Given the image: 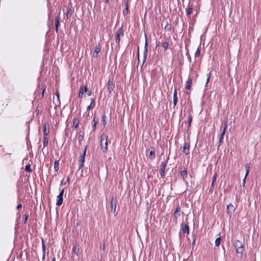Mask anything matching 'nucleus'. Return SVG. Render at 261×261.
<instances>
[{
  "instance_id": "nucleus-13",
  "label": "nucleus",
  "mask_w": 261,
  "mask_h": 261,
  "mask_svg": "<svg viewBox=\"0 0 261 261\" xmlns=\"http://www.w3.org/2000/svg\"><path fill=\"white\" fill-rule=\"evenodd\" d=\"M236 250L238 256L240 257H242L243 256V252L244 250V246L236 249Z\"/></svg>"
},
{
  "instance_id": "nucleus-19",
  "label": "nucleus",
  "mask_w": 261,
  "mask_h": 261,
  "mask_svg": "<svg viewBox=\"0 0 261 261\" xmlns=\"http://www.w3.org/2000/svg\"><path fill=\"white\" fill-rule=\"evenodd\" d=\"M193 10V7L192 6H189L186 9V13L187 16L189 17L190 15L192 13Z\"/></svg>"
},
{
  "instance_id": "nucleus-35",
  "label": "nucleus",
  "mask_w": 261,
  "mask_h": 261,
  "mask_svg": "<svg viewBox=\"0 0 261 261\" xmlns=\"http://www.w3.org/2000/svg\"><path fill=\"white\" fill-rule=\"evenodd\" d=\"M25 171L28 172H32V169H31V165L30 164H28V165L25 166Z\"/></svg>"
},
{
  "instance_id": "nucleus-25",
  "label": "nucleus",
  "mask_w": 261,
  "mask_h": 261,
  "mask_svg": "<svg viewBox=\"0 0 261 261\" xmlns=\"http://www.w3.org/2000/svg\"><path fill=\"white\" fill-rule=\"evenodd\" d=\"M216 178H217V173H215V174L214 175L213 177V181H212V185H211V186L210 190H212L213 189V188H214V185L215 182L216 180Z\"/></svg>"
},
{
  "instance_id": "nucleus-51",
  "label": "nucleus",
  "mask_w": 261,
  "mask_h": 261,
  "mask_svg": "<svg viewBox=\"0 0 261 261\" xmlns=\"http://www.w3.org/2000/svg\"><path fill=\"white\" fill-rule=\"evenodd\" d=\"M64 189H63L60 192L59 194L60 195H61L62 196H63V194H64Z\"/></svg>"
},
{
  "instance_id": "nucleus-58",
  "label": "nucleus",
  "mask_w": 261,
  "mask_h": 261,
  "mask_svg": "<svg viewBox=\"0 0 261 261\" xmlns=\"http://www.w3.org/2000/svg\"><path fill=\"white\" fill-rule=\"evenodd\" d=\"M189 59L190 61L191 60V57H189Z\"/></svg>"
},
{
  "instance_id": "nucleus-23",
  "label": "nucleus",
  "mask_w": 261,
  "mask_h": 261,
  "mask_svg": "<svg viewBox=\"0 0 261 261\" xmlns=\"http://www.w3.org/2000/svg\"><path fill=\"white\" fill-rule=\"evenodd\" d=\"M243 243L240 242V241L239 240H236L234 242V247H235V248L237 249L239 247H241L242 246H243Z\"/></svg>"
},
{
  "instance_id": "nucleus-9",
  "label": "nucleus",
  "mask_w": 261,
  "mask_h": 261,
  "mask_svg": "<svg viewBox=\"0 0 261 261\" xmlns=\"http://www.w3.org/2000/svg\"><path fill=\"white\" fill-rule=\"evenodd\" d=\"M190 143L188 142H185L184 146L183 147V152L186 154H189L190 153Z\"/></svg>"
},
{
  "instance_id": "nucleus-36",
  "label": "nucleus",
  "mask_w": 261,
  "mask_h": 261,
  "mask_svg": "<svg viewBox=\"0 0 261 261\" xmlns=\"http://www.w3.org/2000/svg\"><path fill=\"white\" fill-rule=\"evenodd\" d=\"M72 251V252H74V253H75L77 255L79 251V248H77L76 246H74L73 247Z\"/></svg>"
},
{
  "instance_id": "nucleus-22",
  "label": "nucleus",
  "mask_w": 261,
  "mask_h": 261,
  "mask_svg": "<svg viewBox=\"0 0 261 261\" xmlns=\"http://www.w3.org/2000/svg\"><path fill=\"white\" fill-rule=\"evenodd\" d=\"M100 50V48L98 46H96L95 47L94 52L93 54V57H97Z\"/></svg>"
},
{
  "instance_id": "nucleus-16",
  "label": "nucleus",
  "mask_w": 261,
  "mask_h": 261,
  "mask_svg": "<svg viewBox=\"0 0 261 261\" xmlns=\"http://www.w3.org/2000/svg\"><path fill=\"white\" fill-rule=\"evenodd\" d=\"M192 85V81L191 77H189L185 86V88L188 90H190Z\"/></svg>"
},
{
  "instance_id": "nucleus-53",
  "label": "nucleus",
  "mask_w": 261,
  "mask_h": 261,
  "mask_svg": "<svg viewBox=\"0 0 261 261\" xmlns=\"http://www.w3.org/2000/svg\"><path fill=\"white\" fill-rule=\"evenodd\" d=\"M22 207V205L21 204H19L17 206V210H19L20 208H21Z\"/></svg>"
},
{
  "instance_id": "nucleus-12",
  "label": "nucleus",
  "mask_w": 261,
  "mask_h": 261,
  "mask_svg": "<svg viewBox=\"0 0 261 261\" xmlns=\"http://www.w3.org/2000/svg\"><path fill=\"white\" fill-rule=\"evenodd\" d=\"M181 208L179 205L176 207L175 211L174 213V217L175 219H177L180 215Z\"/></svg>"
},
{
  "instance_id": "nucleus-24",
  "label": "nucleus",
  "mask_w": 261,
  "mask_h": 261,
  "mask_svg": "<svg viewBox=\"0 0 261 261\" xmlns=\"http://www.w3.org/2000/svg\"><path fill=\"white\" fill-rule=\"evenodd\" d=\"M155 157V152L153 148H152L151 150L149 151V158L151 160H153Z\"/></svg>"
},
{
  "instance_id": "nucleus-33",
  "label": "nucleus",
  "mask_w": 261,
  "mask_h": 261,
  "mask_svg": "<svg viewBox=\"0 0 261 261\" xmlns=\"http://www.w3.org/2000/svg\"><path fill=\"white\" fill-rule=\"evenodd\" d=\"M41 243H42V249L43 252V254H45V241L43 238H41Z\"/></svg>"
},
{
  "instance_id": "nucleus-6",
  "label": "nucleus",
  "mask_w": 261,
  "mask_h": 261,
  "mask_svg": "<svg viewBox=\"0 0 261 261\" xmlns=\"http://www.w3.org/2000/svg\"><path fill=\"white\" fill-rule=\"evenodd\" d=\"M236 210V208L234 206L231 204L230 203L227 206V213L231 216L232 214L234 213V211Z\"/></svg>"
},
{
  "instance_id": "nucleus-42",
  "label": "nucleus",
  "mask_w": 261,
  "mask_h": 261,
  "mask_svg": "<svg viewBox=\"0 0 261 261\" xmlns=\"http://www.w3.org/2000/svg\"><path fill=\"white\" fill-rule=\"evenodd\" d=\"M177 100H178L177 96H173V102L174 107L176 106L177 102Z\"/></svg>"
},
{
  "instance_id": "nucleus-52",
  "label": "nucleus",
  "mask_w": 261,
  "mask_h": 261,
  "mask_svg": "<svg viewBox=\"0 0 261 261\" xmlns=\"http://www.w3.org/2000/svg\"><path fill=\"white\" fill-rule=\"evenodd\" d=\"M160 44V42H159V41L156 40V42H155L156 48L158 46H159Z\"/></svg>"
},
{
  "instance_id": "nucleus-34",
  "label": "nucleus",
  "mask_w": 261,
  "mask_h": 261,
  "mask_svg": "<svg viewBox=\"0 0 261 261\" xmlns=\"http://www.w3.org/2000/svg\"><path fill=\"white\" fill-rule=\"evenodd\" d=\"M221 240V239L220 237H219L216 239L215 244L216 246H219L220 245Z\"/></svg>"
},
{
  "instance_id": "nucleus-32",
  "label": "nucleus",
  "mask_w": 261,
  "mask_h": 261,
  "mask_svg": "<svg viewBox=\"0 0 261 261\" xmlns=\"http://www.w3.org/2000/svg\"><path fill=\"white\" fill-rule=\"evenodd\" d=\"M164 29L167 31H170L171 30V24L169 22H167L166 25H165Z\"/></svg>"
},
{
  "instance_id": "nucleus-30",
  "label": "nucleus",
  "mask_w": 261,
  "mask_h": 261,
  "mask_svg": "<svg viewBox=\"0 0 261 261\" xmlns=\"http://www.w3.org/2000/svg\"><path fill=\"white\" fill-rule=\"evenodd\" d=\"M97 123V120H96L95 117H94L93 119V124H92V127H93L94 130H95L96 128Z\"/></svg>"
},
{
  "instance_id": "nucleus-40",
  "label": "nucleus",
  "mask_w": 261,
  "mask_h": 261,
  "mask_svg": "<svg viewBox=\"0 0 261 261\" xmlns=\"http://www.w3.org/2000/svg\"><path fill=\"white\" fill-rule=\"evenodd\" d=\"M224 128H223V131L224 132H226V130L227 128V119H226L225 120H224Z\"/></svg>"
},
{
  "instance_id": "nucleus-55",
  "label": "nucleus",
  "mask_w": 261,
  "mask_h": 261,
  "mask_svg": "<svg viewBox=\"0 0 261 261\" xmlns=\"http://www.w3.org/2000/svg\"><path fill=\"white\" fill-rule=\"evenodd\" d=\"M56 95H57L58 98L59 99V94L58 92L56 93Z\"/></svg>"
},
{
  "instance_id": "nucleus-41",
  "label": "nucleus",
  "mask_w": 261,
  "mask_h": 261,
  "mask_svg": "<svg viewBox=\"0 0 261 261\" xmlns=\"http://www.w3.org/2000/svg\"><path fill=\"white\" fill-rule=\"evenodd\" d=\"M206 76H207V79H206V84H205V86H207V84L208 83L210 79L211 76V73H209L207 74H206Z\"/></svg>"
},
{
  "instance_id": "nucleus-5",
  "label": "nucleus",
  "mask_w": 261,
  "mask_h": 261,
  "mask_svg": "<svg viewBox=\"0 0 261 261\" xmlns=\"http://www.w3.org/2000/svg\"><path fill=\"white\" fill-rule=\"evenodd\" d=\"M117 204V200L116 198L114 197H112L111 201V211L113 213H115L116 212V206Z\"/></svg>"
},
{
  "instance_id": "nucleus-59",
  "label": "nucleus",
  "mask_w": 261,
  "mask_h": 261,
  "mask_svg": "<svg viewBox=\"0 0 261 261\" xmlns=\"http://www.w3.org/2000/svg\"><path fill=\"white\" fill-rule=\"evenodd\" d=\"M69 178H67V181H68V182H69Z\"/></svg>"
},
{
  "instance_id": "nucleus-3",
  "label": "nucleus",
  "mask_w": 261,
  "mask_h": 261,
  "mask_svg": "<svg viewBox=\"0 0 261 261\" xmlns=\"http://www.w3.org/2000/svg\"><path fill=\"white\" fill-rule=\"evenodd\" d=\"M87 146H85L83 154L80 157V159L79 160V170L82 169V167L84 166L85 159V156H86V150H87Z\"/></svg>"
},
{
  "instance_id": "nucleus-43",
  "label": "nucleus",
  "mask_w": 261,
  "mask_h": 261,
  "mask_svg": "<svg viewBox=\"0 0 261 261\" xmlns=\"http://www.w3.org/2000/svg\"><path fill=\"white\" fill-rule=\"evenodd\" d=\"M200 50L199 48H198L195 52V58L198 57L200 56Z\"/></svg>"
},
{
  "instance_id": "nucleus-31",
  "label": "nucleus",
  "mask_w": 261,
  "mask_h": 261,
  "mask_svg": "<svg viewBox=\"0 0 261 261\" xmlns=\"http://www.w3.org/2000/svg\"><path fill=\"white\" fill-rule=\"evenodd\" d=\"M84 132H83L82 134H81V132L80 133V135L78 136V139L80 143H81L84 140Z\"/></svg>"
},
{
  "instance_id": "nucleus-39",
  "label": "nucleus",
  "mask_w": 261,
  "mask_h": 261,
  "mask_svg": "<svg viewBox=\"0 0 261 261\" xmlns=\"http://www.w3.org/2000/svg\"><path fill=\"white\" fill-rule=\"evenodd\" d=\"M106 118H107V117H106V115L103 114L102 115V124L104 126H105L106 125Z\"/></svg>"
},
{
  "instance_id": "nucleus-49",
  "label": "nucleus",
  "mask_w": 261,
  "mask_h": 261,
  "mask_svg": "<svg viewBox=\"0 0 261 261\" xmlns=\"http://www.w3.org/2000/svg\"><path fill=\"white\" fill-rule=\"evenodd\" d=\"M28 218V214L25 215L24 219V222L25 223L27 222Z\"/></svg>"
},
{
  "instance_id": "nucleus-11",
  "label": "nucleus",
  "mask_w": 261,
  "mask_h": 261,
  "mask_svg": "<svg viewBox=\"0 0 261 261\" xmlns=\"http://www.w3.org/2000/svg\"><path fill=\"white\" fill-rule=\"evenodd\" d=\"M49 132V126L47 123H45L43 124V134L46 136Z\"/></svg>"
},
{
  "instance_id": "nucleus-57",
  "label": "nucleus",
  "mask_w": 261,
  "mask_h": 261,
  "mask_svg": "<svg viewBox=\"0 0 261 261\" xmlns=\"http://www.w3.org/2000/svg\"><path fill=\"white\" fill-rule=\"evenodd\" d=\"M52 261H56V258L54 257L53 258Z\"/></svg>"
},
{
  "instance_id": "nucleus-1",
  "label": "nucleus",
  "mask_w": 261,
  "mask_h": 261,
  "mask_svg": "<svg viewBox=\"0 0 261 261\" xmlns=\"http://www.w3.org/2000/svg\"><path fill=\"white\" fill-rule=\"evenodd\" d=\"M100 145L103 152H105L108 149V137L105 134L100 136Z\"/></svg>"
},
{
  "instance_id": "nucleus-8",
  "label": "nucleus",
  "mask_w": 261,
  "mask_h": 261,
  "mask_svg": "<svg viewBox=\"0 0 261 261\" xmlns=\"http://www.w3.org/2000/svg\"><path fill=\"white\" fill-rule=\"evenodd\" d=\"M115 85L112 81L109 80L108 83V90L109 94H111L112 92L114 90Z\"/></svg>"
},
{
  "instance_id": "nucleus-50",
  "label": "nucleus",
  "mask_w": 261,
  "mask_h": 261,
  "mask_svg": "<svg viewBox=\"0 0 261 261\" xmlns=\"http://www.w3.org/2000/svg\"><path fill=\"white\" fill-rule=\"evenodd\" d=\"M173 96H177V89L176 88H174Z\"/></svg>"
},
{
  "instance_id": "nucleus-28",
  "label": "nucleus",
  "mask_w": 261,
  "mask_h": 261,
  "mask_svg": "<svg viewBox=\"0 0 261 261\" xmlns=\"http://www.w3.org/2000/svg\"><path fill=\"white\" fill-rule=\"evenodd\" d=\"M54 169L56 171H58L59 169V161H56L54 163Z\"/></svg>"
},
{
  "instance_id": "nucleus-21",
  "label": "nucleus",
  "mask_w": 261,
  "mask_h": 261,
  "mask_svg": "<svg viewBox=\"0 0 261 261\" xmlns=\"http://www.w3.org/2000/svg\"><path fill=\"white\" fill-rule=\"evenodd\" d=\"M180 175L183 179H185L187 177V171L185 168L180 171Z\"/></svg>"
},
{
  "instance_id": "nucleus-15",
  "label": "nucleus",
  "mask_w": 261,
  "mask_h": 261,
  "mask_svg": "<svg viewBox=\"0 0 261 261\" xmlns=\"http://www.w3.org/2000/svg\"><path fill=\"white\" fill-rule=\"evenodd\" d=\"M181 229L184 233L189 234V227L188 224L184 223L181 224Z\"/></svg>"
},
{
  "instance_id": "nucleus-56",
  "label": "nucleus",
  "mask_w": 261,
  "mask_h": 261,
  "mask_svg": "<svg viewBox=\"0 0 261 261\" xmlns=\"http://www.w3.org/2000/svg\"><path fill=\"white\" fill-rule=\"evenodd\" d=\"M109 2V0H105V3L108 4Z\"/></svg>"
},
{
  "instance_id": "nucleus-17",
  "label": "nucleus",
  "mask_w": 261,
  "mask_h": 261,
  "mask_svg": "<svg viewBox=\"0 0 261 261\" xmlns=\"http://www.w3.org/2000/svg\"><path fill=\"white\" fill-rule=\"evenodd\" d=\"M63 196L58 195L57 197L56 205L57 206H60L63 203Z\"/></svg>"
},
{
  "instance_id": "nucleus-10",
  "label": "nucleus",
  "mask_w": 261,
  "mask_h": 261,
  "mask_svg": "<svg viewBox=\"0 0 261 261\" xmlns=\"http://www.w3.org/2000/svg\"><path fill=\"white\" fill-rule=\"evenodd\" d=\"M147 51H148V48H147V40H145V46H144V50L143 53V64L145 62L147 55Z\"/></svg>"
},
{
  "instance_id": "nucleus-29",
  "label": "nucleus",
  "mask_w": 261,
  "mask_h": 261,
  "mask_svg": "<svg viewBox=\"0 0 261 261\" xmlns=\"http://www.w3.org/2000/svg\"><path fill=\"white\" fill-rule=\"evenodd\" d=\"M225 132L222 131L219 138V146L222 144Z\"/></svg>"
},
{
  "instance_id": "nucleus-60",
  "label": "nucleus",
  "mask_w": 261,
  "mask_h": 261,
  "mask_svg": "<svg viewBox=\"0 0 261 261\" xmlns=\"http://www.w3.org/2000/svg\"><path fill=\"white\" fill-rule=\"evenodd\" d=\"M92 261H95V260H92Z\"/></svg>"
},
{
  "instance_id": "nucleus-38",
  "label": "nucleus",
  "mask_w": 261,
  "mask_h": 261,
  "mask_svg": "<svg viewBox=\"0 0 261 261\" xmlns=\"http://www.w3.org/2000/svg\"><path fill=\"white\" fill-rule=\"evenodd\" d=\"M48 138L45 136L43 139V146H46L48 145Z\"/></svg>"
},
{
  "instance_id": "nucleus-4",
  "label": "nucleus",
  "mask_w": 261,
  "mask_h": 261,
  "mask_svg": "<svg viewBox=\"0 0 261 261\" xmlns=\"http://www.w3.org/2000/svg\"><path fill=\"white\" fill-rule=\"evenodd\" d=\"M168 160V158L165 161H164L163 162H162L160 166V174L162 178H164L165 175V169L167 166Z\"/></svg>"
},
{
  "instance_id": "nucleus-44",
  "label": "nucleus",
  "mask_w": 261,
  "mask_h": 261,
  "mask_svg": "<svg viewBox=\"0 0 261 261\" xmlns=\"http://www.w3.org/2000/svg\"><path fill=\"white\" fill-rule=\"evenodd\" d=\"M168 46H169V44H168V42H164L163 43V47H164V48L165 50H166L168 48Z\"/></svg>"
},
{
  "instance_id": "nucleus-46",
  "label": "nucleus",
  "mask_w": 261,
  "mask_h": 261,
  "mask_svg": "<svg viewBox=\"0 0 261 261\" xmlns=\"http://www.w3.org/2000/svg\"><path fill=\"white\" fill-rule=\"evenodd\" d=\"M125 8L128 9V2L127 0H124Z\"/></svg>"
},
{
  "instance_id": "nucleus-54",
  "label": "nucleus",
  "mask_w": 261,
  "mask_h": 261,
  "mask_svg": "<svg viewBox=\"0 0 261 261\" xmlns=\"http://www.w3.org/2000/svg\"><path fill=\"white\" fill-rule=\"evenodd\" d=\"M91 94H92V92L91 91H88L87 92V94H88V96H90L91 95Z\"/></svg>"
},
{
  "instance_id": "nucleus-27",
  "label": "nucleus",
  "mask_w": 261,
  "mask_h": 261,
  "mask_svg": "<svg viewBox=\"0 0 261 261\" xmlns=\"http://www.w3.org/2000/svg\"><path fill=\"white\" fill-rule=\"evenodd\" d=\"M79 124V120L77 119H74L73 121V127L76 129L78 127Z\"/></svg>"
},
{
  "instance_id": "nucleus-18",
  "label": "nucleus",
  "mask_w": 261,
  "mask_h": 261,
  "mask_svg": "<svg viewBox=\"0 0 261 261\" xmlns=\"http://www.w3.org/2000/svg\"><path fill=\"white\" fill-rule=\"evenodd\" d=\"M60 20V17L59 14L58 16H57L56 17V19H55V21H56L55 27H56V31L57 32H58V28L59 26Z\"/></svg>"
},
{
  "instance_id": "nucleus-7",
  "label": "nucleus",
  "mask_w": 261,
  "mask_h": 261,
  "mask_svg": "<svg viewBox=\"0 0 261 261\" xmlns=\"http://www.w3.org/2000/svg\"><path fill=\"white\" fill-rule=\"evenodd\" d=\"M245 168L246 170V174L243 180V183H242V186L244 187L245 185V181L247 176H248L249 172V169H250V164H246L245 165Z\"/></svg>"
},
{
  "instance_id": "nucleus-20",
  "label": "nucleus",
  "mask_w": 261,
  "mask_h": 261,
  "mask_svg": "<svg viewBox=\"0 0 261 261\" xmlns=\"http://www.w3.org/2000/svg\"><path fill=\"white\" fill-rule=\"evenodd\" d=\"M91 103L90 105L87 107V110H90L92 108H93L95 106V100L94 98H91Z\"/></svg>"
},
{
  "instance_id": "nucleus-14",
  "label": "nucleus",
  "mask_w": 261,
  "mask_h": 261,
  "mask_svg": "<svg viewBox=\"0 0 261 261\" xmlns=\"http://www.w3.org/2000/svg\"><path fill=\"white\" fill-rule=\"evenodd\" d=\"M87 91V88L86 86H84V87H81L79 90V97L82 98L83 97L84 92H86Z\"/></svg>"
},
{
  "instance_id": "nucleus-47",
  "label": "nucleus",
  "mask_w": 261,
  "mask_h": 261,
  "mask_svg": "<svg viewBox=\"0 0 261 261\" xmlns=\"http://www.w3.org/2000/svg\"><path fill=\"white\" fill-rule=\"evenodd\" d=\"M100 249L102 250H105V243H103L102 245H101L100 246Z\"/></svg>"
},
{
  "instance_id": "nucleus-2",
  "label": "nucleus",
  "mask_w": 261,
  "mask_h": 261,
  "mask_svg": "<svg viewBox=\"0 0 261 261\" xmlns=\"http://www.w3.org/2000/svg\"><path fill=\"white\" fill-rule=\"evenodd\" d=\"M124 35L123 31V25H122L120 28L118 29L115 34V41L116 44L117 45H119L120 38L122 37Z\"/></svg>"
},
{
  "instance_id": "nucleus-45",
  "label": "nucleus",
  "mask_w": 261,
  "mask_h": 261,
  "mask_svg": "<svg viewBox=\"0 0 261 261\" xmlns=\"http://www.w3.org/2000/svg\"><path fill=\"white\" fill-rule=\"evenodd\" d=\"M128 9L125 8L123 10V15H124V16L128 14Z\"/></svg>"
},
{
  "instance_id": "nucleus-48",
  "label": "nucleus",
  "mask_w": 261,
  "mask_h": 261,
  "mask_svg": "<svg viewBox=\"0 0 261 261\" xmlns=\"http://www.w3.org/2000/svg\"><path fill=\"white\" fill-rule=\"evenodd\" d=\"M195 241H196V238H195V235H193V242H192V245H193V246H194L195 243Z\"/></svg>"
},
{
  "instance_id": "nucleus-37",
  "label": "nucleus",
  "mask_w": 261,
  "mask_h": 261,
  "mask_svg": "<svg viewBox=\"0 0 261 261\" xmlns=\"http://www.w3.org/2000/svg\"><path fill=\"white\" fill-rule=\"evenodd\" d=\"M192 121V116H191V115H189L188 116V127H190L191 126Z\"/></svg>"
},
{
  "instance_id": "nucleus-26",
  "label": "nucleus",
  "mask_w": 261,
  "mask_h": 261,
  "mask_svg": "<svg viewBox=\"0 0 261 261\" xmlns=\"http://www.w3.org/2000/svg\"><path fill=\"white\" fill-rule=\"evenodd\" d=\"M72 12L70 8L68 7L66 9V17L67 18H70L72 15Z\"/></svg>"
}]
</instances>
